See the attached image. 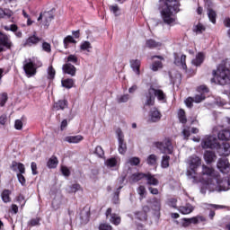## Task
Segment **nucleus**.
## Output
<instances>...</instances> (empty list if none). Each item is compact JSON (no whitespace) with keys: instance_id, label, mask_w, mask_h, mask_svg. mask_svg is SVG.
<instances>
[{"instance_id":"1","label":"nucleus","mask_w":230,"mask_h":230,"mask_svg":"<svg viewBox=\"0 0 230 230\" xmlns=\"http://www.w3.org/2000/svg\"><path fill=\"white\" fill-rule=\"evenodd\" d=\"M161 15L166 24H173L175 22V13L179 12V1L177 0H161Z\"/></svg>"},{"instance_id":"2","label":"nucleus","mask_w":230,"mask_h":230,"mask_svg":"<svg viewBox=\"0 0 230 230\" xmlns=\"http://www.w3.org/2000/svg\"><path fill=\"white\" fill-rule=\"evenodd\" d=\"M230 59L226 63V66L220 65L213 71V78L211 84H217L219 85H226L230 82Z\"/></svg>"},{"instance_id":"3","label":"nucleus","mask_w":230,"mask_h":230,"mask_svg":"<svg viewBox=\"0 0 230 230\" xmlns=\"http://www.w3.org/2000/svg\"><path fill=\"white\" fill-rule=\"evenodd\" d=\"M155 96L159 102H164V100H166V95L162 90L150 87L148 92L146 93V105H154Z\"/></svg>"},{"instance_id":"4","label":"nucleus","mask_w":230,"mask_h":230,"mask_svg":"<svg viewBox=\"0 0 230 230\" xmlns=\"http://www.w3.org/2000/svg\"><path fill=\"white\" fill-rule=\"evenodd\" d=\"M155 146L162 154H172L173 152V146H172L170 139H165L164 142H158Z\"/></svg>"},{"instance_id":"5","label":"nucleus","mask_w":230,"mask_h":230,"mask_svg":"<svg viewBox=\"0 0 230 230\" xmlns=\"http://www.w3.org/2000/svg\"><path fill=\"white\" fill-rule=\"evenodd\" d=\"M190 168L192 172L188 171L187 174L190 179H195V168L200 166V158L199 156H192L189 160Z\"/></svg>"},{"instance_id":"6","label":"nucleus","mask_w":230,"mask_h":230,"mask_svg":"<svg viewBox=\"0 0 230 230\" xmlns=\"http://www.w3.org/2000/svg\"><path fill=\"white\" fill-rule=\"evenodd\" d=\"M23 69L27 75L33 76L37 73V66H35V61L32 59H27L24 62Z\"/></svg>"},{"instance_id":"7","label":"nucleus","mask_w":230,"mask_h":230,"mask_svg":"<svg viewBox=\"0 0 230 230\" xmlns=\"http://www.w3.org/2000/svg\"><path fill=\"white\" fill-rule=\"evenodd\" d=\"M202 148H217L218 140L215 137H205L201 142Z\"/></svg>"},{"instance_id":"8","label":"nucleus","mask_w":230,"mask_h":230,"mask_svg":"<svg viewBox=\"0 0 230 230\" xmlns=\"http://www.w3.org/2000/svg\"><path fill=\"white\" fill-rule=\"evenodd\" d=\"M118 141H119V154H125L127 152V144L125 143V136L121 129L116 131Z\"/></svg>"},{"instance_id":"9","label":"nucleus","mask_w":230,"mask_h":230,"mask_svg":"<svg viewBox=\"0 0 230 230\" xmlns=\"http://www.w3.org/2000/svg\"><path fill=\"white\" fill-rule=\"evenodd\" d=\"M198 93H199L196 94L195 97L192 98L194 100V103H200V102H204V100H206V93H209V90L206 85H201L198 88Z\"/></svg>"},{"instance_id":"10","label":"nucleus","mask_w":230,"mask_h":230,"mask_svg":"<svg viewBox=\"0 0 230 230\" xmlns=\"http://www.w3.org/2000/svg\"><path fill=\"white\" fill-rule=\"evenodd\" d=\"M199 222H204V217L197 216L190 218H183L181 219V226L182 227H190L191 224H199Z\"/></svg>"},{"instance_id":"11","label":"nucleus","mask_w":230,"mask_h":230,"mask_svg":"<svg viewBox=\"0 0 230 230\" xmlns=\"http://www.w3.org/2000/svg\"><path fill=\"white\" fill-rule=\"evenodd\" d=\"M217 168L221 173H229L230 172V164L229 160L226 158H221L217 162Z\"/></svg>"},{"instance_id":"12","label":"nucleus","mask_w":230,"mask_h":230,"mask_svg":"<svg viewBox=\"0 0 230 230\" xmlns=\"http://www.w3.org/2000/svg\"><path fill=\"white\" fill-rule=\"evenodd\" d=\"M136 224L138 230H145V225L140 222H146V213L138 212L135 215Z\"/></svg>"},{"instance_id":"13","label":"nucleus","mask_w":230,"mask_h":230,"mask_svg":"<svg viewBox=\"0 0 230 230\" xmlns=\"http://www.w3.org/2000/svg\"><path fill=\"white\" fill-rule=\"evenodd\" d=\"M152 60H154L153 64L151 65V69L153 71H159V69H163L162 60H164L163 56H153Z\"/></svg>"},{"instance_id":"14","label":"nucleus","mask_w":230,"mask_h":230,"mask_svg":"<svg viewBox=\"0 0 230 230\" xmlns=\"http://www.w3.org/2000/svg\"><path fill=\"white\" fill-rule=\"evenodd\" d=\"M106 217L107 218L110 217V222L113 224V226H119V224H121V217L116 214H112V208L107 209Z\"/></svg>"},{"instance_id":"15","label":"nucleus","mask_w":230,"mask_h":230,"mask_svg":"<svg viewBox=\"0 0 230 230\" xmlns=\"http://www.w3.org/2000/svg\"><path fill=\"white\" fill-rule=\"evenodd\" d=\"M161 111L157 110L156 108H154L149 112V121L151 123H157V121H161Z\"/></svg>"},{"instance_id":"16","label":"nucleus","mask_w":230,"mask_h":230,"mask_svg":"<svg viewBox=\"0 0 230 230\" xmlns=\"http://www.w3.org/2000/svg\"><path fill=\"white\" fill-rule=\"evenodd\" d=\"M39 42H40V38H39V36H37V34L34 33L28 37V39L24 42V46H37Z\"/></svg>"},{"instance_id":"17","label":"nucleus","mask_w":230,"mask_h":230,"mask_svg":"<svg viewBox=\"0 0 230 230\" xmlns=\"http://www.w3.org/2000/svg\"><path fill=\"white\" fill-rule=\"evenodd\" d=\"M174 64L181 69H187L186 66V55H181V57L174 55Z\"/></svg>"},{"instance_id":"18","label":"nucleus","mask_w":230,"mask_h":230,"mask_svg":"<svg viewBox=\"0 0 230 230\" xmlns=\"http://www.w3.org/2000/svg\"><path fill=\"white\" fill-rule=\"evenodd\" d=\"M63 73L66 75H70V76H75L76 75V67L70 63H66L63 65Z\"/></svg>"},{"instance_id":"19","label":"nucleus","mask_w":230,"mask_h":230,"mask_svg":"<svg viewBox=\"0 0 230 230\" xmlns=\"http://www.w3.org/2000/svg\"><path fill=\"white\" fill-rule=\"evenodd\" d=\"M64 140L66 141V143L76 145L84 141V137L82 135L68 136V137H66Z\"/></svg>"},{"instance_id":"20","label":"nucleus","mask_w":230,"mask_h":230,"mask_svg":"<svg viewBox=\"0 0 230 230\" xmlns=\"http://www.w3.org/2000/svg\"><path fill=\"white\" fill-rule=\"evenodd\" d=\"M0 45L4 46L5 48H12V41L10 37L6 36L3 32H0Z\"/></svg>"},{"instance_id":"21","label":"nucleus","mask_w":230,"mask_h":230,"mask_svg":"<svg viewBox=\"0 0 230 230\" xmlns=\"http://www.w3.org/2000/svg\"><path fill=\"white\" fill-rule=\"evenodd\" d=\"M104 164L107 166V168H117L119 166V160L115 157L109 158L105 161Z\"/></svg>"},{"instance_id":"22","label":"nucleus","mask_w":230,"mask_h":230,"mask_svg":"<svg viewBox=\"0 0 230 230\" xmlns=\"http://www.w3.org/2000/svg\"><path fill=\"white\" fill-rule=\"evenodd\" d=\"M130 66L133 69L134 73L137 75H141L139 67H141V61L139 59H132L130 61Z\"/></svg>"},{"instance_id":"23","label":"nucleus","mask_w":230,"mask_h":230,"mask_svg":"<svg viewBox=\"0 0 230 230\" xmlns=\"http://www.w3.org/2000/svg\"><path fill=\"white\" fill-rule=\"evenodd\" d=\"M11 168L13 172H20V173H25L26 172L24 164L17 162H13Z\"/></svg>"},{"instance_id":"24","label":"nucleus","mask_w":230,"mask_h":230,"mask_svg":"<svg viewBox=\"0 0 230 230\" xmlns=\"http://www.w3.org/2000/svg\"><path fill=\"white\" fill-rule=\"evenodd\" d=\"M146 181L150 186H157L159 184V180L155 178V175L150 173L146 174Z\"/></svg>"},{"instance_id":"25","label":"nucleus","mask_w":230,"mask_h":230,"mask_svg":"<svg viewBox=\"0 0 230 230\" xmlns=\"http://www.w3.org/2000/svg\"><path fill=\"white\" fill-rule=\"evenodd\" d=\"M54 111H64L67 107V101L59 100L58 102L54 103Z\"/></svg>"},{"instance_id":"26","label":"nucleus","mask_w":230,"mask_h":230,"mask_svg":"<svg viewBox=\"0 0 230 230\" xmlns=\"http://www.w3.org/2000/svg\"><path fill=\"white\" fill-rule=\"evenodd\" d=\"M161 46H163V43L152 39L146 41V48H149L150 49H153L154 48H161Z\"/></svg>"},{"instance_id":"27","label":"nucleus","mask_w":230,"mask_h":230,"mask_svg":"<svg viewBox=\"0 0 230 230\" xmlns=\"http://www.w3.org/2000/svg\"><path fill=\"white\" fill-rule=\"evenodd\" d=\"M207 14L210 22L217 24V13L211 7H208Z\"/></svg>"},{"instance_id":"28","label":"nucleus","mask_w":230,"mask_h":230,"mask_svg":"<svg viewBox=\"0 0 230 230\" xmlns=\"http://www.w3.org/2000/svg\"><path fill=\"white\" fill-rule=\"evenodd\" d=\"M193 209V206L187 204L185 206L180 207L179 211L181 213V215H190V213H192Z\"/></svg>"},{"instance_id":"29","label":"nucleus","mask_w":230,"mask_h":230,"mask_svg":"<svg viewBox=\"0 0 230 230\" xmlns=\"http://www.w3.org/2000/svg\"><path fill=\"white\" fill-rule=\"evenodd\" d=\"M91 49H93V46L89 41H83L80 45V50L84 53H91Z\"/></svg>"},{"instance_id":"30","label":"nucleus","mask_w":230,"mask_h":230,"mask_svg":"<svg viewBox=\"0 0 230 230\" xmlns=\"http://www.w3.org/2000/svg\"><path fill=\"white\" fill-rule=\"evenodd\" d=\"M204 53L199 52L196 55V58L192 60V64L193 66H200V64H202V62H204Z\"/></svg>"},{"instance_id":"31","label":"nucleus","mask_w":230,"mask_h":230,"mask_svg":"<svg viewBox=\"0 0 230 230\" xmlns=\"http://www.w3.org/2000/svg\"><path fill=\"white\" fill-rule=\"evenodd\" d=\"M204 159L206 163L209 164V163H213V161L217 159V156L215 155V153H213L212 151H206L204 155Z\"/></svg>"},{"instance_id":"32","label":"nucleus","mask_w":230,"mask_h":230,"mask_svg":"<svg viewBox=\"0 0 230 230\" xmlns=\"http://www.w3.org/2000/svg\"><path fill=\"white\" fill-rule=\"evenodd\" d=\"M219 154L221 155L227 156L230 154V146L229 144H224L223 146H219Z\"/></svg>"},{"instance_id":"33","label":"nucleus","mask_w":230,"mask_h":230,"mask_svg":"<svg viewBox=\"0 0 230 230\" xmlns=\"http://www.w3.org/2000/svg\"><path fill=\"white\" fill-rule=\"evenodd\" d=\"M146 174L145 173H134L130 176L129 181L130 182H137L141 181V179H146Z\"/></svg>"},{"instance_id":"34","label":"nucleus","mask_w":230,"mask_h":230,"mask_svg":"<svg viewBox=\"0 0 230 230\" xmlns=\"http://www.w3.org/2000/svg\"><path fill=\"white\" fill-rule=\"evenodd\" d=\"M218 139L221 141H229L230 139V131L229 130H222L218 133Z\"/></svg>"},{"instance_id":"35","label":"nucleus","mask_w":230,"mask_h":230,"mask_svg":"<svg viewBox=\"0 0 230 230\" xmlns=\"http://www.w3.org/2000/svg\"><path fill=\"white\" fill-rule=\"evenodd\" d=\"M10 195H12V191L8 190H4L1 194L3 202H5V203L11 202L12 199L10 198Z\"/></svg>"},{"instance_id":"36","label":"nucleus","mask_w":230,"mask_h":230,"mask_svg":"<svg viewBox=\"0 0 230 230\" xmlns=\"http://www.w3.org/2000/svg\"><path fill=\"white\" fill-rule=\"evenodd\" d=\"M64 48L66 49H67V48H69V44H76V40H75V38H73V36H66L64 39Z\"/></svg>"},{"instance_id":"37","label":"nucleus","mask_w":230,"mask_h":230,"mask_svg":"<svg viewBox=\"0 0 230 230\" xmlns=\"http://www.w3.org/2000/svg\"><path fill=\"white\" fill-rule=\"evenodd\" d=\"M58 165V159L56 156H51L48 161L47 166L49 168H57Z\"/></svg>"},{"instance_id":"38","label":"nucleus","mask_w":230,"mask_h":230,"mask_svg":"<svg viewBox=\"0 0 230 230\" xmlns=\"http://www.w3.org/2000/svg\"><path fill=\"white\" fill-rule=\"evenodd\" d=\"M62 87H65L66 89H71L73 85H75V81L73 79H64L61 81Z\"/></svg>"},{"instance_id":"39","label":"nucleus","mask_w":230,"mask_h":230,"mask_svg":"<svg viewBox=\"0 0 230 230\" xmlns=\"http://www.w3.org/2000/svg\"><path fill=\"white\" fill-rule=\"evenodd\" d=\"M146 163L151 166H155V164H157V155H150L146 158Z\"/></svg>"},{"instance_id":"40","label":"nucleus","mask_w":230,"mask_h":230,"mask_svg":"<svg viewBox=\"0 0 230 230\" xmlns=\"http://www.w3.org/2000/svg\"><path fill=\"white\" fill-rule=\"evenodd\" d=\"M178 119L181 123H186L188 119H186V112L184 110H179L178 111Z\"/></svg>"},{"instance_id":"41","label":"nucleus","mask_w":230,"mask_h":230,"mask_svg":"<svg viewBox=\"0 0 230 230\" xmlns=\"http://www.w3.org/2000/svg\"><path fill=\"white\" fill-rule=\"evenodd\" d=\"M162 168H168L170 166V156L164 155L161 162Z\"/></svg>"},{"instance_id":"42","label":"nucleus","mask_w":230,"mask_h":230,"mask_svg":"<svg viewBox=\"0 0 230 230\" xmlns=\"http://www.w3.org/2000/svg\"><path fill=\"white\" fill-rule=\"evenodd\" d=\"M47 73L49 80H53V78H55V75H57V72L55 71V68H53L52 66H49Z\"/></svg>"},{"instance_id":"43","label":"nucleus","mask_w":230,"mask_h":230,"mask_svg":"<svg viewBox=\"0 0 230 230\" xmlns=\"http://www.w3.org/2000/svg\"><path fill=\"white\" fill-rule=\"evenodd\" d=\"M110 10L111 13H114V15H119L121 13V10L117 4L111 5Z\"/></svg>"},{"instance_id":"44","label":"nucleus","mask_w":230,"mask_h":230,"mask_svg":"<svg viewBox=\"0 0 230 230\" xmlns=\"http://www.w3.org/2000/svg\"><path fill=\"white\" fill-rule=\"evenodd\" d=\"M128 164H131V166H137L139 163H141V160L139 157H131L128 161Z\"/></svg>"},{"instance_id":"45","label":"nucleus","mask_w":230,"mask_h":230,"mask_svg":"<svg viewBox=\"0 0 230 230\" xmlns=\"http://www.w3.org/2000/svg\"><path fill=\"white\" fill-rule=\"evenodd\" d=\"M41 19H44L45 21H51V19H53V16L51 15L50 13H44L40 15V17L38 18V21H40Z\"/></svg>"},{"instance_id":"46","label":"nucleus","mask_w":230,"mask_h":230,"mask_svg":"<svg viewBox=\"0 0 230 230\" xmlns=\"http://www.w3.org/2000/svg\"><path fill=\"white\" fill-rule=\"evenodd\" d=\"M193 30L196 33H202V31H206V27L202 23H198Z\"/></svg>"},{"instance_id":"47","label":"nucleus","mask_w":230,"mask_h":230,"mask_svg":"<svg viewBox=\"0 0 230 230\" xmlns=\"http://www.w3.org/2000/svg\"><path fill=\"white\" fill-rule=\"evenodd\" d=\"M66 62H70L72 64H76L78 62V57H76V55H69L66 58Z\"/></svg>"},{"instance_id":"48","label":"nucleus","mask_w":230,"mask_h":230,"mask_svg":"<svg viewBox=\"0 0 230 230\" xmlns=\"http://www.w3.org/2000/svg\"><path fill=\"white\" fill-rule=\"evenodd\" d=\"M8 102V95L6 93H2L0 95V105L1 107H4V104Z\"/></svg>"},{"instance_id":"49","label":"nucleus","mask_w":230,"mask_h":230,"mask_svg":"<svg viewBox=\"0 0 230 230\" xmlns=\"http://www.w3.org/2000/svg\"><path fill=\"white\" fill-rule=\"evenodd\" d=\"M23 123H22V119H16L14 121V128L16 130H22V127H23Z\"/></svg>"},{"instance_id":"50","label":"nucleus","mask_w":230,"mask_h":230,"mask_svg":"<svg viewBox=\"0 0 230 230\" xmlns=\"http://www.w3.org/2000/svg\"><path fill=\"white\" fill-rule=\"evenodd\" d=\"M94 154L98 155V157H103L105 153L103 152V148L98 146L97 147H95Z\"/></svg>"},{"instance_id":"51","label":"nucleus","mask_w":230,"mask_h":230,"mask_svg":"<svg viewBox=\"0 0 230 230\" xmlns=\"http://www.w3.org/2000/svg\"><path fill=\"white\" fill-rule=\"evenodd\" d=\"M42 49L46 53H51V44H49L48 42H43L42 43Z\"/></svg>"},{"instance_id":"52","label":"nucleus","mask_w":230,"mask_h":230,"mask_svg":"<svg viewBox=\"0 0 230 230\" xmlns=\"http://www.w3.org/2000/svg\"><path fill=\"white\" fill-rule=\"evenodd\" d=\"M129 98L130 97L128 96V94L121 95V96L118 97V102L119 103H126V102L128 100H129Z\"/></svg>"},{"instance_id":"53","label":"nucleus","mask_w":230,"mask_h":230,"mask_svg":"<svg viewBox=\"0 0 230 230\" xmlns=\"http://www.w3.org/2000/svg\"><path fill=\"white\" fill-rule=\"evenodd\" d=\"M137 193L140 195L141 199L145 197V193H146V189H145V186H139L137 189Z\"/></svg>"},{"instance_id":"54","label":"nucleus","mask_w":230,"mask_h":230,"mask_svg":"<svg viewBox=\"0 0 230 230\" xmlns=\"http://www.w3.org/2000/svg\"><path fill=\"white\" fill-rule=\"evenodd\" d=\"M4 30H5V31H17L18 27L15 24H12L10 26H4Z\"/></svg>"},{"instance_id":"55","label":"nucleus","mask_w":230,"mask_h":230,"mask_svg":"<svg viewBox=\"0 0 230 230\" xmlns=\"http://www.w3.org/2000/svg\"><path fill=\"white\" fill-rule=\"evenodd\" d=\"M13 15V12L10 9H4V19H10Z\"/></svg>"},{"instance_id":"56","label":"nucleus","mask_w":230,"mask_h":230,"mask_svg":"<svg viewBox=\"0 0 230 230\" xmlns=\"http://www.w3.org/2000/svg\"><path fill=\"white\" fill-rule=\"evenodd\" d=\"M18 177V181L21 183L22 186H24L26 184V179L24 178V176L22 175V173H18L17 174Z\"/></svg>"},{"instance_id":"57","label":"nucleus","mask_w":230,"mask_h":230,"mask_svg":"<svg viewBox=\"0 0 230 230\" xmlns=\"http://www.w3.org/2000/svg\"><path fill=\"white\" fill-rule=\"evenodd\" d=\"M99 230H112V226L109 224H101L99 226Z\"/></svg>"},{"instance_id":"58","label":"nucleus","mask_w":230,"mask_h":230,"mask_svg":"<svg viewBox=\"0 0 230 230\" xmlns=\"http://www.w3.org/2000/svg\"><path fill=\"white\" fill-rule=\"evenodd\" d=\"M61 172H62L63 175H65V177H69V174L71 173L69 169L66 166L61 167Z\"/></svg>"},{"instance_id":"59","label":"nucleus","mask_w":230,"mask_h":230,"mask_svg":"<svg viewBox=\"0 0 230 230\" xmlns=\"http://www.w3.org/2000/svg\"><path fill=\"white\" fill-rule=\"evenodd\" d=\"M68 123L69 122L67 121V119H63L60 124V130H66V128H67Z\"/></svg>"},{"instance_id":"60","label":"nucleus","mask_w":230,"mask_h":230,"mask_svg":"<svg viewBox=\"0 0 230 230\" xmlns=\"http://www.w3.org/2000/svg\"><path fill=\"white\" fill-rule=\"evenodd\" d=\"M193 102H195L194 99L191 98V97H189V98H187V99L185 100V105H186L187 107H191V106L193 105Z\"/></svg>"},{"instance_id":"61","label":"nucleus","mask_w":230,"mask_h":230,"mask_svg":"<svg viewBox=\"0 0 230 230\" xmlns=\"http://www.w3.org/2000/svg\"><path fill=\"white\" fill-rule=\"evenodd\" d=\"M31 168L32 174L37 175V164L32 162L31 164Z\"/></svg>"},{"instance_id":"62","label":"nucleus","mask_w":230,"mask_h":230,"mask_svg":"<svg viewBox=\"0 0 230 230\" xmlns=\"http://www.w3.org/2000/svg\"><path fill=\"white\" fill-rule=\"evenodd\" d=\"M182 134L184 136V138L188 139L190 137V128H184L182 130Z\"/></svg>"},{"instance_id":"63","label":"nucleus","mask_w":230,"mask_h":230,"mask_svg":"<svg viewBox=\"0 0 230 230\" xmlns=\"http://www.w3.org/2000/svg\"><path fill=\"white\" fill-rule=\"evenodd\" d=\"M6 124V115H2L0 117V125H5Z\"/></svg>"},{"instance_id":"64","label":"nucleus","mask_w":230,"mask_h":230,"mask_svg":"<svg viewBox=\"0 0 230 230\" xmlns=\"http://www.w3.org/2000/svg\"><path fill=\"white\" fill-rule=\"evenodd\" d=\"M224 24L225 26H226V28H230V19L229 18L225 19Z\"/></svg>"}]
</instances>
